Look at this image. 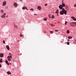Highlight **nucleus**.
<instances>
[{
	"label": "nucleus",
	"mask_w": 76,
	"mask_h": 76,
	"mask_svg": "<svg viewBox=\"0 0 76 76\" xmlns=\"http://www.w3.org/2000/svg\"><path fill=\"white\" fill-rule=\"evenodd\" d=\"M62 10L63 11L65 15H67V10H65L64 8H62Z\"/></svg>",
	"instance_id": "obj_1"
},
{
	"label": "nucleus",
	"mask_w": 76,
	"mask_h": 76,
	"mask_svg": "<svg viewBox=\"0 0 76 76\" xmlns=\"http://www.w3.org/2000/svg\"><path fill=\"white\" fill-rule=\"evenodd\" d=\"M7 58L8 59V60L9 61H11V59L10 58H12V56H8Z\"/></svg>",
	"instance_id": "obj_2"
},
{
	"label": "nucleus",
	"mask_w": 76,
	"mask_h": 76,
	"mask_svg": "<svg viewBox=\"0 0 76 76\" xmlns=\"http://www.w3.org/2000/svg\"><path fill=\"white\" fill-rule=\"evenodd\" d=\"M70 25H71V26H72V27L73 26H75V22H73V23H70Z\"/></svg>",
	"instance_id": "obj_3"
},
{
	"label": "nucleus",
	"mask_w": 76,
	"mask_h": 76,
	"mask_svg": "<svg viewBox=\"0 0 76 76\" xmlns=\"http://www.w3.org/2000/svg\"><path fill=\"white\" fill-rule=\"evenodd\" d=\"M6 13H4V15H2L1 16V18H4L5 17V15H6Z\"/></svg>",
	"instance_id": "obj_4"
},
{
	"label": "nucleus",
	"mask_w": 76,
	"mask_h": 76,
	"mask_svg": "<svg viewBox=\"0 0 76 76\" xmlns=\"http://www.w3.org/2000/svg\"><path fill=\"white\" fill-rule=\"evenodd\" d=\"M2 5L3 6H5V5H6V1H5L3 2Z\"/></svg>",
	"instance_id": "obj_5"
},
{
	"label": "nucleus",
	"mask_w": 76,
	"mask_h": 76,
	"mask_svg": "<svg viewBox=\"0 0 76 76\" xmlns=\"http://www.w3.org/2000/svg\"><path fill=\"white\" fill-rule=\"evenodd\" d=\"M23 10H25V9H26V10H28V9L26 7H23L22 8Z\"/></svg>",
	"instance_id": "obj_6"
},
{
	"label": "nucleus",
	"mask_w": 76,
	"mask_h": 76,
	"mask_svg": "<svg viewBox=\"0 0 76 76\" xmlns=\"http://www.w3.org/2000/svg\"><path fill=\"white\" fill-rule=\"evenodd\" d=\"M71 18L72 19H73L74 20H75V21H76V18L72 16L71 17Z\"/></svg>",
	"instance_id": "obj_7"
},
{
	"label": "nucleus",
	"mask_w": 76,
	"mask_h": 76,
	"mask_svg": "<svg viewBox=\"0 0 76 76\" xmlns=\"http://www.w3.org/2000/svg\"><path fill=\"white\" fill-rule=\"evenodd\" d=\"M59 8L60 9H63V6L62 5H60V6H59Z\"/></svg>",
	"instance_id": "obj_8"
},
{
	"label": "nucleus",
	"mask_w": 76,
	"mask_h": 76,
	"mask_svg": "<svg viewBox=\"0 0 76 76\" xmlns=\"http://www.w3.org/2000/svg\"><path fill=\"white\" fill-rule=\"evenodd\" d=\"M60 15H63L64 14L63 11H61L60 12Z\"/></svg>",
	"instance_id": "obj_9"
},
{
	"label": "nucleus",
	"mask_w": 76,
	"mask_h": 76,
	"mask_svg": "<svg viewBox=\"0 0 76 76\" xmlns=\"http://www.w3.org/2000/svg\"><path fill=\"white\" fill-rule=\"evenodd\" d=\"M3 56H4V55L3 54V53H0V57L1 58V57H3Z\"/></svg>",
	"instance_id": "obj_10"
},
{
	"label": "nucleus",
	"mask_w": 76,
	"mask_h": 76,
	"mask_svg": "<svg viewBox=\"0 0 76 76\" xmlns=\"http://www.w3.org/2000/svg\"><path fill=\"white\" fill-rule=\"evenodd\" d=\"M6 48H7V49L8 50H9L10 49V48H9V45H7L6 46Z\"/></svg>",
	"instance_id": "obj_11"
},
{
	"label": "nucleus",
	"mask_w": 76,
	"mask_h": 76,
	"mask_svg": "<svg viewBox=\"0 0 76 76\" xmlns=\"http://www.w3.org/2000/svg\"><path fill=\"white\" fill-rule=\"evenodd\" d=\"M37 9L38 10H41V7L39 6L37 7Z\"/></svg>",
	"instance_id": "obj_12"
},
{
	"label": "nucleus",
	"mask_w": 76,
	"mask_h": 76,
	"mask_svg": "<svg viewBox=\"0 0 76 76\" xmlns=\"http://www.w3.org/2000/svg\"><path fill=\"white\" fill-rule=\"evenodd\" d=\"M14 6H15L16 7H17V3H15L14 4Z\"/></svg>",
	"instance_id": "obj_13"
},
{
	"label": "nucleus",
	"mask_w": 76,
	"mask_h": 76,
	"mask_svg": "<svg viewBox=\"0 0 76 76\" xmlns=\"http://www.w3.org/2000/svg\"><path fill=\"white\" fill-rule=\"evenodd\" d=\"M5 63L7 64V65H9V64L8 63V61H7V60H6L5 61Z\"/></svg>",
	"instance_id": "obj_14"
},
{
	"label": "nucleus",
	"mask_w": 76,
	"mask_h": 76,
	"mask_svg": "<svg viewBox=\"0 0 76 76\" xmlns=\"http://www.w3.org/2000/svg\"><path fill=\"white\" fill-rule=\"evenodd\" d=\"M63 3V2L62 1V6H63V7H65V4H64V3Z\"/></svg>",
	"instance_id": "obj_15"
},
{
	"label": "nucleus",
	"mask_w": 76,
	"mask_h": 76,
	"mask_svg": "<svg viewBox=\"0 0 76 76\" xmlns=\"http://www.w3.org/2000/svg\"><path fill=\"white\" fill-rule=\"evenodd\" d=\"M7 73L8 75H11V72L10 71H8L7 72Z\"/></svg>",
	"instance_id": "obj_16"
},
{
	"label": "nucleus",
	"mask_w": 76,
	"mask_h": 76,
	"mask_svg": "<svg viewBox=\"0 0 76 76\" xmlns=\"http://www.w3.org/2000/svg\"><path fill=\"white\" fill-rule=\"evenodd\" d=\"M55 13H57V14H58V10H57L55 12Z\"/></svg>",
	"instance_id": "obj_17"
},
{
	"label": "nucleus",
	"mask_w": 76,
	"mask_h": 76,
	"mask_svg": "<svg viewBox=\"0 0 76 76\" xmlns=\"http://www.w3.org/2000/svg\"><path fill=\"white\" fill-rule=\"evenodd\" d=\"M0 63H2L3 62V60L2 58L0 59Z\"/></svg>",
	"instance_id": "obj_18"
},
{
	"label": "nucleus",
	"mask_w": 76,
	"mask_h": 76,
	"mask_svg": "<svg viewBox=\"0 0 76 76\" xmlns=\"http://www.w3.org/2000/svg\"><path fill=\"white\" fill-rule=\"evenodd\" d=\"M68 38L69 39H72V38L73 37H70V36H69Z\"/></svg>",
	"instance_id": "obj_19"
},
{
	"label": "nucleus",
	"mask_w": 76,
	"mask_h": 76,
	"mask_svg": "<svg viewBox=\"0 0 76 76\" xmlns=\"http://www.w3.org/2000/svg\"><path fill=\"white\" fill-rule=\"evenodd\" d=\"M67 34H69L70 33V31H69V30H68L67 31Z\"/></svg>",
	"instance_id": "obj_20"
},
{
	"label": "nucleus",
	"mask_w": 76,
	"mask_h": 76,
	"mask_svg": "<svg viewBox=\"0 0 76 76\" xmlns=\"http://www.w3.org/2000/svg\"><path fill=\"white\" fill-rule=\"evenodd\" d=\"M54 16L53 15L51 17L52 19H54Z\"/></svg>",
	"instance_id": "obj_21"
},
{
	"label": "nucleus",
	"mask_w": 76,
	"mask_h": 76,
	"mask_svg": "<svg viewBox=\"0 0 76 76\" xmlns=\"http://www.w3.org/2000/svg\"><path fill=\"white\" fill-rule=\"evenodd\" d=\"M20 36L21 37H23L22 34V33H20Z\"/></svg>",
	"instance_id": "obj_22"
},
{
	"label": "nucleus",
	"mask_w": 76,
	"mask_h": 76,
	"mask_svg": "<svg viewBox=\"0 0 76 76\" xmlns=\"http://www.w3.org/2000/svg\"><path fill=\"white\" fill-rule=\"evenodd\" d=\"M47 18H45L44 19V20H45V21H46L47 20Z\"/></svg>",
	"instance_id": "obj_23"
},
{
	"label": "nucleus",
	"mask_w": 76,
	"mask_h": 76,
	"mask_svg": "<svg viewBox=\"0 0 76 76\" xmlns=\"http://www.w3.org/2000/svg\"><path fill=\"white\" fill-rule=\"evenodd\" d=\"M48 16H49V18H50H50H51V15L50 14V15H49Z\"/></svg>",
	"instance_id": "obj_24"
},
{
	"label": "nucleus",
	"mask_w": 76,
	"mask_h": 76,
	"mask_svg": "<svg viewBox=\"0 0 76 76\" xmlns=\"http://www.w3.org/2000/svg\"><path fill=\"white\" fill-rule=\"evenodd\" d=\"M51 26H54V25H53V24H50Z\"/></svg>",
	"instance_id": "obj_25"
},
{
	"label": "nucleus",
	"mask_w": 76,
	"mask_h": 76,
	"mask_svg": "<svg viewBox=\"0 0 76 76\" xmlns=\"http://www.w3.org/2000/svg\"><path fill=\"white\" fill-rule=\"evenodd\" d=\"M67 45H69V44H70V43L69 42H67Z\"/></svg>",
	"instance_id": "obj_26"
},
{
	"label": "nucleus",
	"mask_w": 76,
	"mask_h": 76,
	"mask_svg": "<svg viewBox=\"0 0 76 76\" xmlns=\"http://www.w3.org/2000/svg\"><path fill=\"white\" fill-rule=\"evenodd\" d=\"M66 9H68V7H67V6H66Z\"/></svg>",
	"instance_id": "obj_27"
},
{
	"label": "nucleus",
	"mask_w": 76,
	"mask_h": 76,
	"mask_svg": "<svg viewBox=\"0 0 76 76\" xmlns=\"http://www.w3.org/2000/svg\"><path fill=\"white\" fill-rule=\"evenodd\" d=\"M1 12L2 13H3V12H4L3 10H1Z\"/></svg>",
	"instance_id": "obj_28"
},
{
	"label": "nucleus",
	"mask_w": 76,
	"mask_h": 76,
	"mask_svg": "<svg viewBox=\"0 0 76 76\" xmlns=\"http://www.w3.org/2000/svg\"><path fill=\"white\" fill-rule=\"evenodd\" d=\"M9 56H12V53H10L9 54Z\"/></svg>",
	"instance_id": "obj_29"
},
{
	"label": "nucleus",
	"mask_w": 76,
	"mask_h": 76,
	"mask_svg": "<svg viewBox=\"0 0 76 76\" xmlns=\"http://www.w3.org/2000/svg\"><path fill=\"white\" fill-rule=\"evenodd\" d=\"M67 21L65 22V25H67Z\"/></svg>",
	"instance_id": "obj_30"
},
{
	"label": "nucleus",
	"mask_w": 76,
	"mask_h": 76,
	"mask_svg": "<svg viewBox=\"0 0 76 76\" xmlns=\"http://www.w3.org/2000/svg\"><path fill=\"white\" fill-rule=\"evenodd\" d=\"M30 10H31V11H33V10H34L33 9L31 8L30 9Z\"/></svg>",
	"instance_id": "obj_31"
},
{
	"label": "nucleus",
	"mask_w": 76,
	"mask_h": 76,
	"mask_svg": "<svg viewBox=\"0 0 76 76\" xmlns=\"http://www.w3.org/2000/svg\"><path fill=\"white\" fill-rule=\"evenodd\" d=\"M58 30H55V32H58Z\"/></svg>",
	"instance_id": "obj_32"
},
{
	"label": "nucleus",
	"mask_w": 76,
	"mask_h": 76,
	"mask_svg": "<svg viewBox=\"0 0 76 76\" xmlns=\"http://www.w3.org/2000/svg\"><path fill=\"white\" fill-rule=\"evenodd\" d=\"M3 42L4 44L5 43V41H4V40H3Z\"/></svg>",
	"instance_id": "obj_33"
},
{
	"label": "nucleus",
	"mask_w": 76,
	"mask_h": 76,
	"mask_svg": "<svg viewBox=\"0 0 76 76\" xmlns=\"http://www.w3.org/2000/svg\"><path fill=\"white\" fill-rule=\"evenodd\" d=\"M45 6H47V4H45Z\"/></svg>",
	"instance_id": "obj_34"
},
{
	"label": "nucleus",
	"mask_w": 76,
	"mask_h": 76,
	"mask_svg": "<svg viewBox=\"0 0 76 76\" xmlns=\"http://www.w3.org/2000/svg\"><path fill=\"white\" fill-rule=\"evenodd\" d=\"M50 33H51V34H53V31H50Z\"/></svg>",
	"instance_id": "obj_35"
},
{
	"label": "nucleus",
	"mask_w": 76,
	"mask_h": 76,
	"mask_svg": "<svg viewBox=\"0 0 76 76\" xmlns=\"http://www.w3.org/2000/svg\"><path fill=\"white\" fill-rule=\"evenodd\" d=\"M74 7H76V4H74Z\"/></svg>",
	"instance_id": "obj_36"
},
{
	"label": "nucleus",
	"mask_w": 76,
	"mask_h": 76,
	"mask_svg": "<svg viewBox=\"0 0 76 76\" xmlns=\"http://www.w3.org/2000/svg\"><path fill=\"white\" fill-rule=\"evenodd\" d=\"M74 23H75V25H76V22H74Z\"/></svg>",
	"instance_id": "obj_37"
},
{
	"label": "nucleus",
	"mask_w": 76,
	"mask_h": 76,
	"mask_svg": "<svg viewBox=\"0 0 76 76\" xmlns=\"http://www.w3.org/2000/svg\"><path fill=\"white\" fill-rule=\"evenodd\" d=\"M1 64H0V67H1Z\"/></svg>",
	"instance_id": "obj_38"
},
{
	"label": "nucleus",
	"mask_w": 76,
	"mask_h": 76,
	"mask_svg": "<svg viewBox=\"0 0 76 76\" xmlns=\"http://www.w3.org/2000/svg\"><path fill=\"white\" fill-rule=\"evenodd\" d=\"M34 15H37V14H34Z\"/></svg>",
	"instance_id": "obj_39"
},
{
	"label": "nucleus",
	"mask_w": 76,
	"mask_h": 76,
	"mask_svg": "<svg viewBox=\"0 0 76 76\" xmlns=\"http://www.w3.org/2000/svg\"><path fill=\"white\" fill-rule=\"evenodd\" d=\"M20 1H22V0H20Z\"/></svg>",
	"instance_id": "obj_40"
},
{
	"label": "nucleus",
	"mask_w": 76,
	"mask_h": 76,
	"mask_svg": "<svg viewBox=\"0 0 76 76\" xmlns=\"http://www.w3.org/2000/svg\"><path fill=\"white\" fill-rule=\"evenodd\" d=\"M68 41H70V40H69V39L68 40Z\"/></svg>",
	"instance_id": "obj_41"
},
{
	"label": "nucleus",
	"mask_w": 76,
	"mask_h": 76,
	"mask_svg": "<svg viewBox=\"0 0 76 76\" xmlns=\"http://www.w3.org/2000/svg\"><path fill=\"white\" fill-rule=\"evenodd\" d=\"M7 17H8V15H7Z\"/></svg>",
	"instance_id": "obj_42"
},
{
	"label": "nucleus",
	"mask_w": 76,
	"mask_h": 76,
	"mask_svg": "<svg viewBox=\"0 0 76 76\" xmlns=\"http://www.w3.org/2000/svg\"><path fill=\"white\" fill-rule=\"evenodd\" d=\"M10 64H11V63H10Z\"/></svg>",
	"instance_id": "obj_43"
},
{
	"label": "nucleus",
	"mask_w": 76,
	"mask_h": 76,
	"mask_svg": "<svg viewBox=\"0 0 76 76\" xmlns=\"http://www.w3.org/2000/svg\"><path fill=\"white\" fill-rule=\"evenodd\" d=\"M58 23H59V22H58Z\"/></svg>",
	"instance_id": "obj_44"
}]
</instances>
